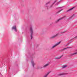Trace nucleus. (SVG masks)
<instances>
[{"instance_id": "obj_16", "label": "nucleus", "mask_w": 77, "mask_h": 77, "mask_svg": "<svg viewBox=\"0 0 77 77\" xmlns=\"http://www.w3.org/2000/svg\"><path fill=\"white\" fill-rule=\"evenodd\" d=\"M63 74H60V75H63Z\"/></svg>"}, {"instance_id": "obj_18", "label": "nucleus", "mask_w": 77, "mask_h": 77, "mask_svg": "<svg viewBox=\"0 0 77 77\" xmlns=\"http://www.w3.org/2000/svg\"><path fill=\"white\" fill-rule=\"evenodd\" d=\"M77 53H75V54H77Z\"/></svg>"}, {"instance_id": "obj_2", "label": "nucleus", "mask_w": 77, "mask_h": 77, "mask_svg": "<svg viewBox=\"0 0 77 77\" xmlns=\"http://www.w3.org/2000/svg\"><path fill=\"white\" fill-rule=\"evenodd\" d=\"M31 62V64H32V66H33V67H34V66H35V65H36V63H35L34 62V61H33V60H32Z\"/></svg>"}, {"instance_id": "obj_13", "label": "nucleus", "mask_w": 77, "mask_h": 77, "mask_svg": "<svg viewBox=\"0 0 77 77\" xmlns=\"http://www.w3.org/2000/svg\"><path fill=\"white\" fill-rule=\"evenodd\" d=\"M60 20H61V19H58V20H57V21H59Z\"/></svg>"}, {"instance_id": "obj_19", "label": "nucleus", "mask_w": 77, "mask_h": 77, "mask_svg": "<svg viewBox=\"0 0 77 77\" xmlns=\"http://www.w3.org/2000/svg\"><path fill=\"white\" fill-rule=\"evenodd\" d=\"M77 38L76 37V38Z\"/></svg>"}, {"instance_id": "obj_6", "label": "nucleus", "mask_w": 77, "mask_h": 77, "mask_svg": "<svg viewBox=\"0 0 77 77\" xmlns=\"http://www.w3.org/2000/svg\"><path fill=\"white\" fill-rule=\"evenodd\" d=\"M50 73V72H48L43 77H47V76H48V75H49V74Z\"/></svg>"}, {"instance_id": "obj_9", "label": "nucleus", "mask_w": 77, "mask_h": 77, "mask_svg": "<svg viewBox=\"0 0 77 77\" xmlns=\"http://www.w3.org/2000/svg\"><path fill=\"white\" fill-rule=\"evenodd\" d=\"M60 44V42H58V43H57L56 45V46H57V45H59V44Z\"/></svg>"}, {"instance_id": "obj_12", "label": "nucleus", "mask_w": 77, "mask_h": 77, "mask_svg": "<svg viewBox=\"0 0 77 77\" xmlns=\"http://www.w3.org/2000/svg\"><path fill=\"white\" fill-rule=\"evenodd\" d=\"M64 48L63 49V50H66V49H67V48Z\"/></svg>"}, {"instance_id": "obj_3", "label": "nucleus", "mask_w": 77, "mask_h": 77, "mask_svg": "<svg viewBox=\"0 0 77 77\" xmlns=\"http://www.w3.org/2000/svg\"><path fill=\"white\" fill-rule=\"evenodd\" d=\"M59 35V33L57 34L56 35L51 37L50 38V39H52L53 38H54L55 37H56L57 36H58Z\"/></svg>"}, {"instance_id": "obj_10", "label": "nucleus", "mask_w": 77, "mask_h": 77, "mask_svg": "<svg viewBox=\"0 0 77 77\" xmlns=\"http://www.w3.org/2000/svg\"><path fill=\"white\" fill-rule=\"evenodd\" d=\"M74 7H73L72 8H70L69 10H68L67 11H71V10H72V9H74Z\"/></svg>"}, {"instance_id": "obj_17", "label": "nucleus", "mask_w": 77, "mask_h": 77, "mask_svg": "<svg viewBox=\"0 0 77 77\" xmlns=\"http://www.w3.org/2000/svg\"><path fill=\"white\" fill-rule=\"evenodd\" d=\"M62 11V10H61L60 11H59V12H60V11Z\"/></svg>"}, {"instance_id": "obj_1", "label": "nucleus", "mask_w": 77, "mask_h": 77, "mask_svg": "<svg viewBox=\"0 0 77 77\" xmlns=\"http://www.w3.org/2000/svg\"><path fill=\"white\" fill-rule=\"evenodd\" d=\"M30 32L31 33V39H32L33 38V37L32 36V35L33 34V30L32 29V27H30Z\"/></svg>"}, {"instance_id": "obj_5", "label": "nucleus", "mask_w": 77, "mask_h": 77, "mask_svg": "<svg viewBox=\"0 0 77 77\" xmlns=\"http://www.w3.org/2000/svg\"><path fill=\"white\" fill-rule=\"evenodd\" d=\"M12 29L14 30L15 32H17V28H16V26H14L12 27Z\"/></svg>"}, {"instance_id": "obj_7", "label": "nucleus", "mask_w": 77, "mask_h": 77, "mask_svg": "<svg viewBox=\"0 0 77 77\" xmlns=\"http://www.w3.org/2000/svg\"><path fill=\"white\" fill-rule=\"evenodd\" d=\"M56 46H57L56 45H54L51 47V48L52 49L54 48H55V47H56Z\"/></svg>"}, {"instance_id": "obj_11", "label": "nucleus", "mask_w": 77, "mask_h": 77, "mask_svg": "<svg viewBox=\"0 0 77 77\" xmlns=\"http://www.w3.org/2000/svg\"><path fill=\"white\" fill-rule=\"evenodd\" d=\"M62 57V56H60V57H57L56 58V59H60V58H61V57Z\"/></svg>"}, {"instance_id": "obj_8", "label": "nucleus", "mask_w": 77, "mask_h": 77, "mask_svg": "<svg viewBox=\"0 0 77 77\" xmlns=\"http://www.w3.org/2000/svg\"><path fill=\"white\" fill-rule=\"evenodd\" d=\"M66 67H67V65H63L62 66V68H66Z\"/></svg>"}, {"instance_id": "obj_4", "label": "nucleus", "mask_w": 77, "mask_h": 77, "mask_svg": "<svg viewBox=\"0 0 77 77\" xmlns=\"http://www.w3.org/2000/svg\"><path fill=\"white\" fill-rule=\"evenodd\" d=\"M48 65H49V64L48 63L46 64L43 66V68H46L47 66H48Z\"/></svg>"}, {"instance_id": "obj_15", "label": "nucleus", "mask_w": 77, "mask_h": 77, "mask_svg": "<svg viewBox=\"0 0 77 77\" xmlns=\"http://www.w3.org/2000/svg\"><path fill=\"white\" fill-rule=\"evenodd\" d=\"M48 3H47V4H46V5H45V6H47V4H48Z\"/></svg>"}, {"instance_id": "obj_14", "label": "nucleus", "mask_w": 77, "mask_h": 77, "mask_svg": "<svg viewBox=\"0 0 77 77\" xmlns=\"http://www.w3.org/2000/svg\"><path fill=\"white\" fill-rule=\"evenodd\" d=\"M64 33V32H61L60 33V34H62V33Z\"/></svg>"}]
</instances>
